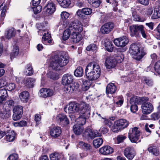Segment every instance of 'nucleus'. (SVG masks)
<instances>
[{
  "label": "nucleus",
  "mask_w": 160,
  "mask_h": 160,
  "mask_svg": "<svg viewBox=\"0 0 160 160\" xmlns=\"http://www.w3.org/2000/svg\"><path fill=\"white\" fill-rule=\"evenodd\" d=\"M101 69L99 65L94 62L89 63L85 69V75L89 81H94L98 79L101 74Z\"/></svg>",
  "instance_id": "f257e3e1"
},
{
  "label": "nucleus",
  "mask_w": 160,
  "mask_h": 160,
  "mask_svg": "<svg viewBox=\"0 0 160 160\" xmlns=\"http://www.w3.org/2000/svg\"><path fill=\"white\" fill-rule=\"evenodd\" d=\"M73 81V77L71 74H64L62 78V83L65 85L64 88V91L69 94L72 93L74 91L77 90L79 85L78 83L74 82Z\"/></svg>",
  "instance_id": "f03ea898"
},
{
  "label": "nucleus",
  "mask_w": 160,
  "mask_h": 160,
  "mask_svg": "<svg viewBox=\"0 0 160 160\" xmlns=\"http://www.w3.org/2000/svg\"><path fill=\"white\" fill-rule=\"evenodd\" d=\"M129 52L132 55V58L138 61L140 60L146 54L143 47H139L135 43L130 45Z\"/></svg>",
  "instance_id": "7ed1b4c3"
},
{
  "label": "nucleus",
  "mask_w": 160,
  "mask_h": 160,
  "mask_svg": "<svg viewBox=\"0 0 160 160\" xmlns=\"http://www.w3.org/2000/svg\"><path fill=\"white\" fill-rule=\"evenodd\" d=\"M72 23H74L75 28H73L72 30H71L70 37L73 39V42L74 43H77L82 39V37L79 32L83 30V27L81 23L78 21H74L72 22Z\"/></svg>",
  "instance_id": "20e7f679"
},
{
  "label": "nucleus",
  "mask_w": 160,
  "mask_h": 160,
  "mask_svg": "<svg viewBox=\"0 0 160 160\" xmlns=\"http://www.w3.org/2000/svg\"><path fill=\"white\" fill-rule=\"evenodd\" d=\"M144 26L142 25L133 24L129 27L130 35L131 37L136 38L140 37V33L143 38H146L147 33L145 30Z\"/></svg>",
  "instance_id": "39448f33"
},
{
  "label": "nucleus",
  "mask_w": 160,
  "mask_h": 160,
  "mask_svg": "<svg viewBox=\"0 0 160 160\" xmlns=\"http://www.w3.org/2000/svg\"><path fill=\"white\" fill-rule=\"evenodd\" d=\"M69 62V60L68 57H64L62 55H61L60 57L56 56L54 57L52 63L50 64V66L53 69L59 70L60 69L59 67H62L65 66Z\"/></svg>",
  "instance_id": "423d86ee"
},
{
  "label": "nucleus",
  "mask_w": 160,
  "mask_h": 160,
  "mask_svg": "<svg viewBox=\"0 0 160 160\" xmlns=\"http://www.w3.org/2000/svg\"><path fill=\"white\" fill-rule=\"evenodd\" d=\"M129 122L124 119H119L114 122L112 126V131L114 132H118L121 130L127 127L129 125Z\"/></svg>",
  "instance_id": "0eeeda50"
},
{
  "label": "nucleus",
  "mask_w": 160,
  "mask_h": 160,
  "mask_svg": "<svg viewBox=\"0 0 160 160\" xmlns=\"http://www.w3.org/2000/svg\"><path fill=\"white\" fill-rule=\"evenodd\" d=\"M140 132L138 128L136 127L130 129L128 137L131 142L137 143L140 142Z\"/></svg>",
  "instance_id": "6e6552de"
},
{
  "label": "nucleus",
  "mask_w": 160,
  "mask_h": 160,
  "mask_svg": "<svg viewBox=\"0 0 160 160\" xmlns=\"http://www.w3.org/2000/svg\"><path fill=\"white\" fill-rule=\"evenodd\" d=\"M129 42V39L126 36L116 38L113 41L116 46L121 48L120 51L121 52H124L127 50V48L126 46L128 44Z\"/></svg>",
  "instance_id": "1a4fd4ad"
},
{
  "label": "nucleus",
  "mask_w": 160,
  "mask_h": 160,
  "mask_svg": "<svg viewBox=\"0 0 160 160\" xmlns=\"http://www.w3.org/2000/svg\"><path fill=\"white\" fill-rule=\"evenodd\" d=\"M101 135V133L95 132L92 129L90 128L85 129L82 134L83 139L88 141L93 139L96 137L100 136Z\"/></svg>",
  "instance_id": "9d476101"
},
{
  "label": "nucleus",
  "mask_w": 160,
  "mask_h": 160,
  "mask_svg": "<svg viewBox=\"0 0 160 160\" xmlns=\"http://www.w3.org/2000/svg\"><path fill=\"white\" fill-rule=\"evenodd\" d=\"M78 113L80 115L89 118L90 115V107L88 104L83 103L79 104Z\"/></svg>",
  "instance_id": "9b49d317"
},
{
  "label": "nucleus",
  "mask_w": 160,
  "mask_h": 160,
  "mask_svg": "<svg viewBox=\"0 0 160 160\" xmlns=\"http://www.w3.org/2000/svg\"><path fill=\"white\" fill-rule=\"evenodd\" d=\"M148 98V100H143L141 101L140 104H142L141 108L143 113L148 114L151 113L153 110V107L152 104L148 102L149 98L148 97H144Z\"/></svg>",
  "instance_id": "f8f14e48"
},
{
  "label": "nucleus",
  "mask_w": 160,
  "mask_h": 160,
  "mask_svg": "<svg viewBox=\"0 0 160 160\" xmlns=\"http://www.w3.org/2000/svg\"><path fill=\"white\" fill-rule=\"evenodd\" d=\"M79 105L78 103L74 102H70L64 108V111L68 113H73L75 112L78 113Z\"/></svg>",
  "instance_id": "ddd939ff"
},
{
  "label": "nucleus",
  "mask_w": 160,
  "mask_h": 160,
  "mask_svg": "<svg viewBox=\"0 0 160 160\" xmlns=\"http://www.w3.org/2000/svg\"><path fill=\"white\" fill-rule=\"evenodd\" d=\"M114 27V24L113 22H109L104 23L101 27L100 31L102 34H107L113 30Z\"/></svg>",
  "instance_id": "4468645a"
},
{
  "label": "nucleus",
  "mask_w": 160,
  "mask_h": 160,
  "mask_svg": "<svg viewBox=\"0 0 160 160\" xmlns=\"http://www.w3.org/2000/svg\"><path fill=\"white\" fill-rule=\"evenodd\" d=\"M62 132L61 128L58 126H55L51 128L49 131L50 134L52 138L54 139L59 137Z\"/></svg>",
  "instance_id": "2eb2a0df"
},
{
  "label": "nucleus",
  "mask_w": 160,
  "mask_h": 160,
  "mask_svg": "<svg viewBox=\"0 0 160 160\" xmlns=\"http://www.w3.org/2000/svg\"><path fill=\"white\" fill-rule=\"evenodd\" d=\"M124 154L125 156L130 160L132 159L136 155L135 152L132 147H128L125 148Z\"/></svg>",
  "instance_id": "dca6fc26"
},
{
  "label": "nucleus",
  "mask_w": 160,
  "mask_h": 160,
  "mask_svg": "<svg viewBox=\"0 0 160 160\" xmlns=\"http://www.w3.org/2000/svg\"><path fill=\"white\" fill-rule=\"evenodd\" d=\"M59 124L63 126H67L69 123V121L67 116L64 114H59L56 118Z\"/></svg>",
  "instance_id": "f3484780"
},
{
  "label": "nucleus",
  "mask_w": 160,
  "mask_h": 160,
  "mask_svg": "<svg viewBox=\"0 0 160 160\" xmlns=\"http://www.w3.org/2000/svg\"><path fill=\"white\" fill-rule=\"evenodd\" d=\"M40 96L46 98L52 96L54 94L53 91L49 88H42L39 91Z\"/></svg>",
  "instance_id": "a211bd4d"
},
{
  "label": "nucleus",
  "mask_w": 160,
  "mask_h": 160,
  "mask_svg": "<svg viewBox=\"0 0 160 160\" xmlns=\"http://www.w3.org/2000/svg\"><path fill=\"white\" fill-rule=\"evenodd\" d=\"M74 23H72V22L70 23L69 25L68 28L66 29L63 32V35L62 38V39L64 41H66L68 39L69 37L71 36V30H72L73 28H75L74 27ZM76 27L74 26V27Z\"/></svg>",
  "instance_id": "6ab92c4d"
},
{
  "label": "nucleus",
  "mask_w": 160,
  "mask_h": 160,
  "mask_svg": "<svg viewBox=\"0 0 160 160\" xmlns=\"http://www.w3.org/2000/svg\"><path fill=\"white\" fill-rule=\"evenodd\" d=\"M148 98L142 97H139L135 95H132L130 97L129 100V103L130 105L134 104H140L141 101L144 100H148Z\"/></svg>",
  "instance_id": "aec40b11"
},
{
  "label": "nucleus",
  "mask_w": 160,
  "mask_h": 160,
  "mask_svg": "<svg viewBox=\"0 0 160 160\" xmlns=\"http://www.w3.org/2000/svg\"><path fill=\"white\" fill-rule=\"evenodd\" d=\"M44 9H46L45 11L49 15H51L56 10L55 4L52 2H49L44 7Z\"/></svg>",
  "instance_id": "412c9836"
},
{
  "label": "nucleus",
  "mask_w": 160,
  "mask_h": 160,
  "mask_svg": "<svg viewBox=\"0 0 160 160\" xmlns=\"http://www.w3.org/2000/svg\"><path fill=\"white\" fill-rule=\"evenodd\" d=\"M116 64V60L112 57H108L106 58L105 64L107 68L110 69L114 68Z\"/></svg>",
  "instance_id": "4be33fe9"
},
{
  "label": "nucleus",
  "mask_w": 160,
  "mask_h": 160,
  "mask_svg": "<svg viewBox=\"0 0 160 160\" xmlns=\"http://www.w3.org/2000/svg\"><path fill=\"white\" fill-rule=\"evenodd\" d=\"M11 112L10 110L3 108L0 109V118L4 120L10 117Z\"/></svg>",
  "instance_id": "5701e85b"
},
{
  "label": "nucleus",
  "mask_w": 160,
  "mask_h": 160,
  "mask_svg": "<svg viewBox=\"0 0 160 160\" xmlns=\"http://www.w3.org/2000/svg\"><path fill=\"white\" fill-rule=\"evenodd\" d=\"M8 96V95L6 89L5 88L0 89V105L4 104Z\"/></svg>",
  "instance_id": "b1692460"
},
{
  "label": "nucleus",
  "mask_w": 160,
  "mask_h": 160,
  "mask_svg": "<svg viewBox=\"0 0 160 160\" xmlns=\"http://www.w3.org/2000/svg\"><path fill=\"white\" fill-rule=\"evenodd\" d=\"M133 20L135 21L144 22L146 20L144 18H141L137 14L136 9L133 8H131V10Z\"/></svg>",
  "instance_id": "393cba45"
},
{
  "label": "nucleus",
  "mask_w": 160,
  "mask_h": 160,
  "mask_svg": "<svg viewBox=\"0 0 160 160\" xmlns=\"http://www.w3.org/2000/svg\"><path fill=\"white\" fill-rule=\"evenodd\" d=\"M99 152L103 155H108L113 152V149L109 146H105L100 148Z\"/></svg>",
  "instance_id": "a878e982"
},
{
  "label": "nucleus",
  "mask_w": 160,
  "mask_h": 160,
  "mask_svg": "<svg viewBox=\"0 0 160 160\" xmlns=\"http://www.w3.org/2000/svg\"><path fill=\"white\" fill-rule=\"evenodd\" d=\"M117 90V87L114 83H108L106 88V92L107 95L109 94L114 93Z\"/></svg>",
  "instance_id": "bb28decb"
},
{
  "label": "nucleus",
  "mask_w": 160,
  "mask_h": 160,
  "mask_svg": "<svg viewBox=\"0 0 160 160\" xmlns=\"http://www.w3.org/2000/svg\"><path fill=\"white\" fill-rule=\"evenodd\" d=\"M5 135L6 140L10 142L12 141L15 139L16 134L13 130H9L6 132Z\"/></svg>",
  "instance_id": "cd10ccee"
},
{
  "label": "nucleus",
  "mask_w": 160,
  "mask_h": 160,
  "mask_svg": "<svg viewBox=\"0 0 160 160\" xmlns=\"http://www.w3.org/2000/svg\"><path fill=\"white\" fill-rule=\"evenodd\" d=\"M78 145L80 147L86 151H89L91 152H92V146L88 143H85L83 141H80L79 142Z\"/></svg>",
  "instance_id": "c85d7f7f"
},
{
  "label": "nucleus",
  "mask_w": 160,
  "mask_h": 160,
  "mask_svg": "<svg viewBox=\"0 0 160 160\" xmlns=\"http://www.w3.org/2000/svg\"><path fill=\"white\" fill-rule=\"evenodd\" d=\"M84 127L83 126L77 124H75L73 127V131L76 135L81 134L83 131Z\"/></svg>",
  "instance_id": "c756f323"
},
{
  "label": "nucleus",
  "mask_w": 160,
  "mask_h": 160,
  "mask_svg": "<svg viewBox=\"0 0 160 160\" xmlns=\"http://www.w3.org/2000/svg\"><path fill=\"white\" fill-rule=\"evenodd\" d=\"M148 151L150 153H152L153 155L158 156L159 154L158 148L157 147L150 145L148 148Z\"/></svg>",
  "instance_id": "7c9ffc66"
},
{
  "label": "nucleus",
  "mask_w": 160,
  "mask_h": 160,
  "mask_svg": "<svg viewBox=\"0 0 160 160\" xmlns=\"http://www.w3.org/2000/svg\"><path fill=\"white\" fill-rule=\"evenodd\" d=\"M29 94L26 91H24L21 92L19 95V98L23 102H27L29 100Z\"/></svg>",
  "instance_id": "2f4dec72"
},
{
  "label": "nucleus",
  "mask_w": 160,
  "mask_h": 160,
  "mask_svg": "<svg viewBox=\"0 0 160 160\" xmlns=\"http://www.w3.org/2000/svg\"><path fill=\"white\" fill-rule=\"evenodd\" d=\"M141 80L144 84H146L149 87H151L153 86V82L149 77L143 76L141 78Z\"/></svg>",
  "instance_id": "473e14b6"
},
{
  "label": "nucleus",
  "mask_w": 160,
  "mask_h": 160,
  "mask_svg": "<svg viewBox=\"0 0 160 160\" xmlns=\"http://www.w3.org/2000/svg\"><path fill=\"white\" fill-rule=\"evenodd\" d=\"M106 49L108 52H112L113 50L114 46L112 42L109 40L106 39L104 41Z\"/></svg>",
  "instance_id": "72a5a7b5"
},
{
  "label": "nucleus",
  "mask_w": 160,
  "mask_h": 160,
  "mask_svg": "<svg viewBox=\"0 0 160 160\" xmlns=\"http://www.w3.org/2000/svg\"><path fill=\"white\" fill-rule=\"evenodd\" d=\"M15 32L14 31V29L12 28L9 29L6 31L5 34V38L8 40L15 36Z\"/></svg>",
  "instance_id": "f704fd0d"
},
{
  "label": "nucleus",
  "mask_w": 160,
  "mask_h": 160,
  "mask_svg": "<svg viewBox=\"0 0 160 160\" xmlns=\"http://www.w3.org/2000/svg\"><path fill=\"white\" fill-rule=\"evenodd\" d=\"M60 6L64 8H68L71 4L70 0H57Z\"/></svg>",
  "instance_id": "c9c22d12"
},
{
  "label": "nucleus",
  "mask_w": 160,
  "mask_h": 160,
  "mask_svg": "<svg viewBox=\"0 0 160 160\" xmlns=\"http://www.w3.org/2000/svg\"><path fill=\"white\" fill-rule=\"evenodd\" d=\"M51 37V34H49V33L48 32L47 34L46 33H44L43 37L42 38V43L45 44H47V43L49 44L51 43L52 42V40H48L49 38H50Z\"/></svg>",
  "instance_id": "e433bc0d"
},
{
  "label": "nucleus",
  "mask_w": 160,
  "mask_h": 160,
  "mask_svg": "<svg viewBox=\"0 0 160 160\" xmlns=\"http://www.w3.org/2000/svg\"><path fill=\"white\" fill-rule=\"evenodd\" d=\"M35 81L34 78H29L26 80L24 84L28 88H32L34 86V83Z\"/></svg>",
  "instance_id": "4c0bfd02"
},
{
  "label": "nucleus",
  "mask_w": 160,
  "mask_h": 160,
  "mask_svg": "<svg viewBox=\"0 0 160 160\" xmlns=\"http://www.w3.org/2000/svg\"><path fill=\"white\" fill-rule=\"evenodd\" d=\"M85 117V116L84 117V116L80 115L79 116L77 119V124H79L83 126V125L86 123V119L89 118Z\"/></svg>",
  "instance_id": "58836bf2"
},
{
  "label": "nucleus",
  "mask_w": 160,
  "mask_h": 160,
  "mask_svg": "<svg viewBox=\"0 0 160 160\" xmlns=\"http://www.w3.org/2000/svg\"><path fill=\"white\" fill-rule=\"evenodd\" d=\"M19 53V48L18 46L14 47L12 52L10 53V56L11 59L17 56Z\"/></svg>",
  "instance_id": "ea45409f"
},
{
  "label": "nucleus",
  "mask_w": 160,
  "mask_h": 160,
  "mask_svg": "<svg viewBox=\"0 0 160 160\" xmlns=\"http://www.w3.org/2000/svg\"><path fill=\"white\" fill-rule=\"evenodd\" d=\"M103 139L102 138H99L94 140L93 141V145L96 148H99L102 144Z\"/></svg>",
  "instance_id": "a19ab883"
},
{
  "label": "nucleus",
  "mask_w": 160,
  "mask_h": 160,
  "mask_svg": "<svg viewBox=\"0 0 160 160\" xmlns=\"http://www.w3.org/2000/svg\"><path fill=\"white\" fill-rule=\"evenodd\" d=\"M74 74L77 77H81L83 75V71L82 67L79 66L75 70Z\"/></svg>",
  "instance_id": "79ce46f5"
},
{
  "label": "nucleus",
  "mask_w": 160,
  "mask_h": 160,
  "mask_svg": "<svg viewBox=\"0 0 160 160\" xmlns=\"http://www.w3.org/2000/svg\"><path fill=\"white\" fill-rule=\"evenodd\" d=\"M151 18L152 19L160 18V8L154 9Z\"/></svg>",
  "instance_id": "37998d69"
},
{
  "label": "nucleus",
  "mask_w": 160,
  "mask_h": 160,
  "mask_svg": "<svg viewBox=\"0 0 160 160\" xmlns=\"http://www.w3.org/2000/svg\"><path fill=\"white\" fill-rule=\"evenodd\" d=\"M78 18L81 20H84L87 18V16L84 15L82 9H78L76 13Z\"/></svg>",
  "instance_id": "c03bdc74"
},
{
  "label": "nucleus",
  "mask_w": 160,
  "mask_h": 160,
  "mask_svg": "<svg viewBox=\"0 0 160 160\" xmlns=\"http://www.w3.org/2000/svg\"><path fill=\"white\" fill-rule=\"evenodd\" d=\"M101 2L100 0H88V2L92 6L95 8L98 7Z\"/></svg>",
  "instance_id": "a18cd8bd"
},
{
  "label": "nucleus",
  "mask_w": 160,
  "mask_h": 160,
  "mask_svg": "<svg viewBox=\"0 0 160 160\" xmlns=\"http://www.w3.org/2000/svg\"><path fill=\"white\" fill-rule=\"evenodd\" d=\"M13 113L23 114V107L20 106H15L13 109Z\"/></svg>",
  "instance_id": "49530a36"
},
{
  "label": "nucleus",
  "mask_w": 160,
  "mask_h": 160,
  "mask_svg": "<svg viewBox=\"0 0 160 160\" xmlns=\"http://www.w3.org/2000/svg\"><path fill=\"white\" fill-rule=\"evenodd\" d=\"M50 160H59L61 158L60 155L58 153L54 152L50 155Z\"/></svg>",
  "instance_id": "de8ad7c7"
},
{
  "label": "nucleus",
  "mask_w": 160,
  "mask_h": 160,
  "mask_svg": "<svg viewBox=\"0 0 160 160\" xmlns=\"http://www.w3.org/2000/svg\"><path fill=\"white\" fill-rule=\"evenodd\" d=\"M83 83L84 86L82 88V90L86 91L88 90L91 86V84L89 81L85 80L83 81Z\"/></svg>",
  "instance_id": "09e8293b"
},
{
  "label": "nucleus",
  "mask_w": 160,
  "mask_h": 160,
  "mask_svg": "<svg viewBox=\"0 0 160 160\" xmlns=\"http://www.w3.org/2000/svg\"><path fill=\"white\" fill-rule=\"evenodd\" d=\"M27 70L26 72H27V75L29 76L32 75L33 72L31 64H28L26 66Z\"/></svg>",
  "instance_id": "8fccbe9b"
},
{
  "label": "nucleus",
  "mask_w": 160,
  "mask_h": 160,
  "mask_svg": "<svg viewBox=\"0 0 160 160\" xmlns=\"http://www.w3.org/2000/svg\"><path fill=\"white\" fill-rule=\"evenodd\" d=\"M98 48L97 45L94 44H91L88 46L86 50L88 51H94Z\"/></svg>",
  "instance_id": "3c124183"
},
{
  "label": "nucleus",
  "mask_w": 160,
  "mask_h": 160,
  "mask_svg": "<svg viewBox=\"0 0 160 160\" xmlns=\"http://www.w3.org/2000/svg\"><path fill=\"white\" fill-rule=\"evenodd\" d=\"M126 136L123 135H120L117 136L116 139L118 144L123 142L124 140L127 138Z\"/></svg>",
  "instance_id": "603ef678"
},
{
  "label": "nucleus",
  "mask_w": 160,
  "mask_h": 160,
  "mask_svg": "<svg viewBox=\"0 0 160 160\" xmlns=\"http://www.w3.org/2000/svg\"><path fill=\"white\" fill-rule=\"evenodd\" d=\"M69 16V13L66 12H62L61 14V17L63 21L67 20Z\"/></svg>",
  "instance_id": "864d4df0"
},
{
  "label": "nucleus",
  "mask_w": 160,
  "mask_h": 160,
  "mask_svg": "<svg viewBox=\"0 0 160 160\" xmlns=\"http://www.w3.org/2000/svg\"><path fill=\"white\" fill-rule=\"evenodd\" d=\"M81 9L84 15L86 16L91 14L92 12V9L89 8H84Z\"/></svg>",
  "instance_id": "5fc2aeb1"
},
{
  "label": "nucleus",
  "mask_w": 160,
  "mask_h": 160,
  "mask_svg": "<svg viewBox=\"0 0 160 160\" xmlns=\"http://www.w3.org/2000/svg\"><path fill=\"white\" fill-rule=\"evenodd\" d=\"M35 7L32 8L34 13L35 14H37L40 13L42 9V7L40 5L37 6H34Z\"/></svg>",
  "instance_id": "6e6d98bb"
},
{
  "label": "nucleus",
  "mask_w": 160,
  "mask_h": 160,
  "mask_svg": "<svg viewBox=\"0 0 160 160\" xmlns=\"http://www.w3.org/2000/svg\"><path fill=\"white\" fill-rule=\"evenodd\" d=\"M22 115L20 113H13L12 116V119L14 121L19 120L21 118Z\"/></svg>",
  "instance_id": "4d7b16f0"
},
{
  "label": "nucleus",
  "mask_w": 160,
  "mask_h": 160,
  "mask_svg": "<svg viewBox=\"0 0 160 160\" xmlns=\"http://www.w3.org/2000/svg\"><path fill=\"white\" fill-rule=\"evenodd\" d=\"M155 71L158 73H160V61L157 62L154 67Z\"/></svg>",
  "instance_id": "13d9d810"
},
{
  "label": "nucleus",
  "mask_w": 160,
  "mask_h": 160,
  "mask_svg": "<svg viewBox=\"0 0 160 160\" xmlns=\"http://www.w3.org/2000/svg\"><path fill=\"white\" fill-rule=\"evenodd\" d=\"M2 6V4L0 6V10H2L1 14V17L2 18L5 16L7 8V7L6 6H4L3 7Z\"/></svg>",
  "instance_id": "bf43d9fd"
},
{
  "label": "nucleus",
  "mask_w": 160,
  "mask_h": 160,
  "mask_svg": "<svg viewBox=\"0 0 160 160\" xmlns=\"http://www.w3.org/2000/svg\"><path fill=\"white\" fill-rule=\"evenodd\" d=\"M7 88L8 90L12 91L16 88V85L14 83H10L7 85Z\"/></svg>",
  "instance_id": "052dcab7"
},
{
  "label": "nucleus",
  "mask_w": 160,
  "mask_h": 160,
  "mask_svg": "<svg viewBox=\"0 0 160 160\" xmlns=\"http://www.w3.org/2000/svg\"><path fill=\"white\" fill-rule=\"evenodd\" d=\"M151 119L152 120H158L160 118V114L159 112L154 113L151 116Z\"/></svg>",
  "instance_id": "680f3d73"
},
{
  "label": "nucleus",
  "mask_w": 160,
  "mask_h": 160,
  "mask_svg": "<svg viewBox=\"0 0 160 160\" xmlns=\"http://www.w3.org/2000/svg\"><path fill=\"white\" fill-rule=\"evenodd\" d=\"M138 104H133L131 105L130 110L131 112L134 113H135L138 110V108L137 106Z\"/></svg>",
  "instance_id": "e2e57ef3"
},
{
  "label": "nucleus",
  "mask_w": 160,
  "mask_h": 160,
  "mask_svg": "<svg viewBox=\"0 0 160 160\" xmlns=\"http://www.w3.org/2000/svg\"><path fill=\"white\" fill-rule=\"evenodd\" d=\"M137 2L144 6H148L149 4V0H137Z\"/></svg>",
  "instance_id": "0e129e2a"
},
{
  "label": "nucleus",
  "mask_w": 160,
  "mask_h": 160,
  "mask_svg": "<svg viewBox=\"0 0 160 160\" xmlns=\"http://www.w3.org/2000/svg\"><path fill=\"white\" fill-rule=\"evenodd\" d=\"M14 101L12 100H7L6 102L4 103V105H8V107H10L11 106H13L14 105Z\"/></svg>",
  "instance_id": "69168bd1"
},
{
  "label": "nucleus",
  "mask_w": 160,
  "mask_h": 160,
  "mask_svg": "<svg viewBox=\"0 0 160 160\" xmlns=\"http://www.w3.org/2000/svg\"><path fill=\"white\" fill-rule=\"evenodd\" d=\"M41 118L40 115L39 114H37L35 115L34 120L36 123V125H37L39 124L41 120Z\"/></svg>",
  "instance_id": "338daca9"
},
{
  "label": "nucleus",
  "mask_w": 160,
  "mask_h": 160,
  "mask_svg": "<svg viewBox=\"0 0 160 160\" xmlns=\"http://www.w3.org/2000/svg\"><path fill=\"white\" fill-rule=\"evenodd\" d=\"M8 159L9 160H18V156L17 154L14 153L10 155L8 157Z\"/></svg>",
  "instance_id": "774afa93"
}]
</instances>
